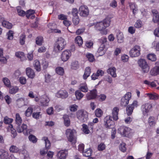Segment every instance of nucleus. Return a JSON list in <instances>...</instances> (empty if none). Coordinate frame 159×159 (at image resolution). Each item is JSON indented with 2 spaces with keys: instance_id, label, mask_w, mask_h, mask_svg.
Returning a JSON list of instances; mask_svg holds the SVG:
<instances>
[{
  "instance_id": "ea45409f",
  "label": "nucleus",
  "mask_w": 159,
  "mask_h": 159,
  "mask_svg": "<svg viewBox=\"0 0 159 159\" xmlns=\"http://www.w3.org/2000/svg\"><path fill=\"white\" fill-rule=\"evenodd\" d=\"M148 123L151 126H154L156 123L155 121V118L150 116L148 119Z\"/></svg>"
},
{
  "instance_id": "864d4df0",
  "label": "nucleus",
  "mask_w": 159,
  "mask_h": 159,
  "mask_svg": "<svg viewBox=\"0 0 159 159\" xmlns=\"http://www.w3.org/2000/svg\"><path fill=\"white\" fill-rule=\"evenodd\" d=\"M35 13V11L33 10H29L27 11L26 13V17L29 19L31 15L34 14Z\"/></svg>"
},
{
  "instance_id": "2eb2a0df",
  "label": "nucleus",
  "mask_w": 159,
  "mask_h": 159,
  "mask_svg": "<svg viewBox=\"0 0 159 159\" xmlns=\"http://www.w3.org/2000/svg\"><path fill=\"white\" fill-rule=\"evenodd\" d=\"M152 21L155 23H157L159 25V13L156 9H152Z\"/></svg>"
},
{
  "instance_id": "f704fd0d",
  "label": "nucleus",
  "mask_w": 159,
  "mask_h": 159,
  "mask_svg": "<svg viewBox=\"0 0 159 159\" xmlns=\"http://www.w3.org/2000/svg\"><path fill=\"white\" fill-rule=\"evenodd\" d=\"M10 151L12 153H17L20 151L19 148L16 146L12 145L9 148Z\"/></svg>"
},
{
  "instance_id": "4468645a",
  "label": "nucleus",
  "mask_w": 159,
  "mask_h": 159,
  "mask_svg": "<svg viewBox=\"0 0 159 159\" xmlns=\"http://www.w3.org/2000/svg\"><path fill=\"white\" fill-rule=\"evenodd\" d=\"M71 56V52L70 50H66L62 52L61 55V59L63 61H66Z\"/></svg>"
},
{
  "instance_id": "79ce46f5",
  "label": "nucleus",
  "mask_w": 159,
  "mask_h": 159,
  "mask_svg": "<svg viewBox=\"0 0 159 159\" xmlns=\"http://www.w3.org/2000/svg\"><path fill=\"white\" fill-rule=\"evenodd\" d=\"M9 127L10 128L11 132V136L13 138H15L17 136V132L15 129L13 128V126L12 125H9Z\"/></svg>"
},
{
  "instance_id": "4be33fe9",
  "label": "nucleus",
  "mask_w": 159,
  "mask_h": 159,
  "mask_svg": "<svg viewBox=\"0 0 159 159\" xmlns=\"http://www.w3.org/2000/svg\"><path fill=\"white\" fill-rule=\"evenodd\" d=\"M49 102V99L48 98L47 96H45L42 98L40 101V103L41 106H47L48 105Z\"/></svg>"
},
{
  "instance_id": "bf43d9fd",
  "label": "nucleus",
  "mask_w": 159,
  "mask_h": 159,
  "mask_svg": "<svg viewBox=\"0 0 159 159\" xmlns=\"http://www.w3.org/2000/svg\"><path fill=\"white\" fill-rule=\"evenodd\" d=\"M107 39L106 37L102 38L99 40V43L100 45H102L105 47V44L107 42Z\"/></svg>"
},
{
  "instance_id": "a18cd8bd",
  "label": "nucleus",
  "mask_w": 159,
  "mask_h": 159,
  "mask_svg": "<svg viewBox=\"0 0 159 159\" xmlns=\"http://www.w3.org/2000/svg\"><path fill=\"white\" fill-rule=\"evenodd\" d=\"M26 36L25 34H23L20 37L19 42L21 45H23L25 43Z\"/></svg>"
},
{
  "instance_id": "09e8293b",
  "label": "nucleus",
  "mask_w": 159,
  "mask_h": 159,
  "mask_svg": "<svg viewBox=\"0 0 159 159\" xmlns=\"http://www.w3.org/2000/svg\"><path fill=\"white\" fill-rule=\"evenodd\" d=\"M8 153L6 151H4L0 154V158L1 159H7L8 157Z\"/></svg>"
},
{
  "instance_id": "ddd939ff",
  "label": "nucleus",
  "mask_w": 159,
  "mask_h": 159,
  "mask_svg": "<svg viewBox=\"0 0 159 159\" xmlns=\"http://www.w3.org/2000/svg\"><path fill=\"white\" fill-rule=\"evenodd\" d=\"M152 107V104L150 103H147L143 105L141 108L143 115H145L149 112Z\"/></svg>"
},
{
  "instance_id": "5fc2aeb1",
  "label": "nucleus",
  "mask_w": 159,
  "mask_h": 159,
  "mask_svg": "<svg viewBox=\"0 0 159 159\" xmlns=\"http://www.w3.org/2000/svg\"><path fill=\"white\" fill-rule=\"evenodd\" d=\"M78 106L75 104L71 105L69 107L70 111L72 112H75L77 111Z\"/></svg>"
},
{
  "instance_id": "9b49d317",
  "label": "nucleus",
  "mask_w": 159,
  "mask_h": 159,
  "mask_svg": "<svg viewBox=\"0 0 159 159\" xmlns=\"http://www.w3.org/2000/svg\"><path fill=\"white\" fill-rule=\"evenodd\" d=\"M140 54V47L136 45L132 48L129 52V55L132 57H136Z\"/></svg>"
},
{
  "instance_id": "72a5a7b5",
  "label": "nucleus",
  "mask_w": 159,
  "mask_h": 159,
  "mask_svg": "<svg viewBox=\"0 0 159 159\" xmlns=\"http://www.w3.org/2000/svg\"><path fill=\"white\" fill-rule=\"evenodd\" d=\"M116 37L117 39V41L118 43H121L123 42L124 40L123 34L122 32L117 33Z\"/></svg>"
},
{
  "instance_id": "c85d7f7f",
  "label": "nucleus",
  "mask_w": 159,
  "mask_h": 159,
  "mask_svg": "<svg viewBox=\"0 0 159 159\" xmlns=\"http://www.w3.org/2000/svg\"><path fill=\"white\" fill-rule=\"evenodd\" d=\"M56 73L58 75L62 76L64 74V71L63 67L61 66H58L55 68Z\"/></svg>"
},
{
  "instance_id": "1a4fd4ad",
  "label": "nucleus",
  "mask_w": 159,
  "mask_h": 159,
  "mask_svg": "<svg viewBox=\"0 0 159 159\" xmlns=\"http://www.w3.org/2000/svg\"><path fill=\"white\" fill-rule=\"evenodd\" d=\"M104 126L107 129L113 128L114 126L115 123L112 120L111 117L110 116H107L104 119Z\"/></svg>"
},
{
  "instance_id": "4d7b16f0",
  "label": "nucleus",
  "mask_w": 159,
  "mask_h": 159,
  "mask_svg": "<svg viewBox=\"0 0 159 159\" xmlns=\"http://www.w3.org/2000/svg\"><path fill=\"white\" fill-rule=\"evenodd\" d=\"M147 57L148 59L152 61H155L156 59V56L153 54H148Z\"/></svg>"
},
{
  "instance_id": "a19ab883",
  "label": "nucleus",
  "mask_w": 159,
  "mask_h": 159,
  "mask_svg": "<svg viewBox=\"0 0 159 159\" xmlns=\"http://www.w3.org/2000/svg\"><path fill=\"white\" fill-rule=\"evenodd\" d=\"M2 81L4 85L7 88H10L11 86V82L10 80L7 78H3Z\"/></svg>"
},
{
  "instance_id": "4c0bfd02",
  "label": "nucleus",
  "mask_w": 159,
  "mask_h": 159,
  "mask_svg": "<svg viewBox=\"0 0 159 159\" xmlns=\"http://www.w3.org/2000/svg\"><path fill=\"white\" fill-rule=\"evenodd\" d=\"M82 130L83 132L85 134H88L90 133V130L89 129L88 125L85 124H83L82 125Z\"/></svg>"
},
{
  "instance_id": "6e6552de",
  "label": "nucleus",
  "mask_w": 159,
  "mask_h": 159,
  "mask_svg": "<svg viewBox=\"0 0 159 159\" xmlns=\"http://www.w3.org/2000/svg\"><path fill=\"white\" fill-rule=\"evenodd\" d=\"M131 129L125 126H120L118 129V132L125 137H128L130 135Z\"/></svg>"
},
{
  "instance_id": "cd10ccee",
  "label": "nucleus",
  "mask_w": 159,
  "mask_h": 159,
  "mask_svg": "<svg viewBox=\"0 0 159 159\" xmlns=\"http://www.w3.org/2000/svg\"><path fill=\"white\" fill-rule=\"evenodd\" d=\"M107 72L110 74L112 77H115L116 76V69L115 67L110 68L107 70Z\"/></svg>"
},
{
  "instance_id": "58836bf2",
  "label": "nucleus",
  "mask_w": 159,
  "mask_h": 159,
  "mask_svg": "<svg viewBox=\"0 0 159 159\" xmlns=\"http://www.w3.org/2000/svg\"><path fill=\"white\" fill-rule=\"evenodd\" d=\"M75 43L78 44L79 46H80L83 43V40L82 37L80 36H77L75 39Z\"/></svg>"
},
{
  "instance_id": "680f3d73",
  "label": "nucleus",
  "mask_w": 159,
  "mask_h": 159,
  "mask_svg": "<svg viewBox=\"0 0 159 159\" xmlns=\"http://www.w3.org/2000/svg\"><path fill=\"white\" fill-rule=\"evenodd\" d=\"M126 144L122 143L119 146V149L122 152H124L126 151Z\"/></svg>"
},
{
  "instance_id": "20e7f679",
  "label": "nucleus",
  "mask_w": 159,
  "mask_h": 159,
  "mask_svg": "<svg viewBox=\"0 0 159 159\" xmlns=\"http://www.w3.org/2000/svg\"><path fill=\"white\" fill-rule=\"evenodd\" d=\"M66 45L65 40L61 37L58 39L54 45V49L56 51L60 52L65 48Z\"/></svg>"
},
{
  "instance_id": "7c9ffc66",
  "label": "nucleus",
  "mask_w": 159,
  "mask_h": 159,
  "mask_svg": "<svg viewBox=\"0 0 159 159\" xmlns=\"http://www.w3.org/2000/svg\"><path fill=\"white\" fill-rule=\"evenodd\" d=\"M105 47L104 46L102 45H100L99 48H98L97 52L100 56H102L103 55L105 52V50H104Z\"/></svg>"
},
{
  "instance_id": "5701e85b",
  "label": "nucleus",
  "mask_w": 159,
  "mask_h": 159,
  "mask_svg": "<svg viewBox=\"0 0 159 159\" xmlns=\"http://www.w3.org/2000/svg\"><path fill=\"white\" fill-rule=\"evenodd\" d=\"M79 89L80 91L84 93H86L88 91L87 85L86 83L80 84Z\"/></svg>"
},
{
  "instance_id": "bb28decb",
  "label": "nucleus",
  "mask_w": 159,
  "mask_h": 159,
  "mask_svg": "<svg viewBox=\"0 0 159 159\" xmlns=\"http://www.w3.org/2000/svg\"><path fill=\"white\" fill-rule=\"evenodd\" d=\"M2 24L3 27L8 29H11L13 26L12 23L5 20H3L2 22Z\"/></svg>"
},
{
  "instance_id": "603ef678",
  "label": "nucleus",
  "mask_w": 159,
  "mask_h": 159,
  "mask_svg": "<svg viewBox=\"0 0 159 159\" xmlns=\"http://www.w3.org/2000/svg\"><path fill=\"white\" fill-rule=\"evenodd\" d=\"M29 139L30 141L33 143H35L37 141V139L33 134H30L29 136Z\"/></svg>"
},
{
  "instance_id": "69168bd1",
  "label": "nucleus",
  "mask_w": 159,
  "mask_h": 159,
  "mask_svg": "<svg viewBox=\"0 0 159 159\" xmlns=\"http://www.w3.org/2000/svg\"><path fill=\"white\" fill-rule=\"evenodd\" d=\"M106 98V96L104 94H101L98 97V99L100 101H104Z\"/></svg>"
},
{
  "instance_id": "aec40b11",
  "label": "nucleus",
  "mask_w": 159,
  "mask_h": 159,
  "mask_svg": "<svg viewBox=\"0 0 159 159\" xmlns=\"http://www.w3.org/2000/svg\"><path fill=\"white\" fill-rule=\"evenodd\" d=\"M26 74L30 78L33 79L35 75L34 71L30 67L26 68Z\"/></svg>"
},
{
  "instance_id": "a211bd4d",
  "label": "nucleus",
  "mask_w": 159,
  "mask_h": 159,
  "mask_svg": "<svg viewBox=\"0 0 159 159\" xmlns=\"http://www.w3.org/2000/svg\"><path fill=\"white\" fill-rule=\"evenodd\" d=\"M119 111V108L117 107H114L112 110V118L114 120L116 121L118 119V114Z\"/></svg>"
},
{
  "instance_id": "412c9836",
  "label": "nucleus",
  "mask_w": 159,
  "mask_h": 159,
  "mask_svg": "<svg viewBox=\"0 0 159 159\" xmlns=\"http://www.w3.org/2000/svg\"><path fill=\"white\" fill-rule=\"evenodd\" d=\"M151 75L156 76L159 75V66H156L151 69L150 71Z\"/></svg>"
},
{
  "instance_id": "49530a36",
  "label": "nucleus",
  "mask_w": 159,
  "mask_h": 159,
  "mask_svg": "<svg viewBox=\"0 0 159 159\" xmlns=\"http://www.w3.org/2000/svg\"><path fill=\"white\" fill-rule=\"evenodd\" d=\"M96 116L98 117H100L102 116L103 114L102 111L100 109H97L95 111Z\"/></svg>"
},
{
  "instance_id": "3c124183",
  "label": "nucleus",
  "mask_w": 159,
  "mask_h": 159,
  "mask_svg": "<svg viewBox=\"0 0 159 159\" xmlns=\"http://www.w3.org/2000/svg\"><path fill=\"white\" fill-rule=\"evenodd\" d=\"M13 120V119L9 118L7 116H5L4 118V122L6 124H11Z\"/></svg>"
},
{
  "instance_id": "423d86ee",
  "label": "nucleus",
  "mask_w": 159,
  "mask_h": 159,
  "mask_svg": "<svg viewBox=\"0 0 159 159\" xmlns=\"http://www.w3.org/2000/svg\"><path fill=\"white\" fill-rule=\"evenodd\" d=\"M76 116L78 119L81 122H85L88 119L87 112L82 110H79L76 112Z\"/></svg>"
},
{
  "instance_id": "a878e982",
  "label": "nucleus",
  "mask_w": 159,
  "mask_h": 159,
  "mask_svg": "<svg viewBox=\"0 0 159 159\" xmlns=\"http://www.w3.org/2000/svg\"><path fill=\"white\" fill-rule=\"evenodd\" d=\"M146 94L150 99L156 100H157L159 98V95L156 93H148Z\"/></svg>"
},
{
  "instance_id": "f03ea898",
  "label": "nucleus",
  "mask_w": 159,
  "mask_h": 159,
  "mask_svg": "<svg viewBox=\"0 0 159 159\" xmlns=\"http://www.w3.org/2000/svg\"><path fill=\"white\" fill-rule=\"evenodd\" d=\"M15 120L16 124L18 125L16 128L17 131L18 133L23 132L25 135H27V126L26 125L24 124H23L21 126H20L22 122V119L20 114L18 113L16 114Z\"/></svg>"
},
{
  "instance_id": "338daca9",
  "label": "nucleus",
  "mask_w": 159,
  "mask_h": 159,
  "mask_svg": "<svg viewBox=\"0 0 159 159\" xmlns=\"http://www.w3.org/2000/svg\"><path fill=\"white\" fill-rule=\"evenodd\" d=\"M106 146L104 143H101L98 145V150L100 151H102L105 149Z\"/></svg>"
},
{
  "instance_id": "dca6fc26",
  "label": "nucleus",
  "mask_w": 159,
  "mask_h": 159,
  "mask_svg": "<svg viewBox=\"0 0 159 159\" xmlns=\"http://www.w3.org/2000/svg\"><path fill=\"white\" fill-rule=\"evenodd\" d=\"M97 92L96 89H93L87 94V98L88 100L94 99L97 97Z\"/></svg>"
},
{
  "instance_id": "e2e57ef3",
  "label": "nucleus",
  "mask_w": 159,
  "mask_h": 159,
  "mask_svg": "<svg viewBox=\"0 0 159 159\" xmlns=\"http://www.w3.org/2000/svg\"><path fill=\"white\" fill-rule=\"evenodd\" d=\"M72 21L74 25H78L80 22V19L78 16L73 17Z\"/></svg>"
},
{
  "instance_id": "39448f33",
  "label": "nucleus",
  "mask_w": 159,
  "mask_h": 159,
  "mask_svg": "<svg viewBox=\"0 0 159 159\" xmlns=\"http://www.w3.org/2000/svg\"><path fill=\"white\" fill-rule=\"evenodd\" d=\"M138 64L141 68V71L143 73L148 72L150 67L146 60L143 59H140L138 61Z\"/></svg>"
},
{
  "instance_id": "0e129e2a",
  "label": "nucleus",
  "mask_w": 159,
  "mask_h": 159,
  "mask_svg": "<svg viewBox=\"0 0 159 159\" xmlns=\"http://www.w3.org/2000/svg\"><path fill=\"white\" fill-rule=\"evenodd\" d=\"M153 48L156 51H159V42L157 41H154L152 43Z\"/></svg>"
},
{
  "instance_id": "13d9d810",
  "label": "nucleus",
  "mask_w": 159,
  "mask_h": 159,
  "mask_svg": "<svg viewBox=\"0 0 159 159\" xmlns=\"http://www.w3.org/2000/svg\"><path fill=\"white\" fill-rule=\"evenodd\" d=\"M71 68L73 69L76 70L79 67L78 62L76 61L72 62L71 64Z\"/></svg>"
},
{
  "instance_id": "2f4dec72",
  "label": "nucleus",
  "mask_w": 159,
  "mask_h": 159,
  "mask_svg": "<svg viewBox=\"0 0 159 159\" xmlns=\"http://www.w3.org/2000/svg\"><path fill=\"white\" fill-rule=\"evenodd\" d=\"M34 68L37 71H39L41 70V65L39 61L38 60L34 61Z\"/></svg>"
},
{
  "instance_id": "c9c22d12",
  "label": "nucleus",
  "mask_w": 159,
  "mask_h": 159,
  "mask_svg": "<svg viewBox=\"0 0 159 159\" xmlns=\"http://www.w3.org/2000/svg\"><path fill=\"white\" fill-rule=\"evenodd\" d=\"M92 153V150L90 148L86 149L85 151L82 153L83 155L87 157L90 156Z\"/></svg>"
},
{
  "instance_id": "b1692460",
  "label": "nucleus",
  "mask_w": 159,
  "mask_h": 159,
  "mask_svg": "<svg viewBox=\"0 0 159 159\" xmlns=\"http://www.w3.org/2000/svg\"><path fill=\"white\" fill-rule=\"evenodd\" d=\"M91 73V69L90 67H87L86 68L84 73L83 76V79L86 80L90 76Z\"/></svg>"
},
{
  "instance_id": "c03bdc74",
  "label": "nucleus",
  "mask_w": 159,
  "mask_h": 159,
  "mask_svg": "<svg viewBox=\"0 0 159 159\" xmlns=\"http://www.w3.org/2000/svg\"><path fill=\"white\" fill-rule=\"evenodd\" d=\"M134 109L133 107L129 105L126 108V112L127 115L129 116L131 115L133 112Z\"/></svg>"
},
{
  "instance_id": "8fccbe9b",
  "label": "nucleus",
  "mask_w": 159,
  "mask_h": 159,
  "mask_svg": "<svg viewBox=\"0 0 159 159\" xmlns=\"http://www.w3.org/2000/svg\"><path fill=\"white\" fill-rule=\"evenodd\" d=\"M33 109L31 107H29L25 112V116L27 117L30 116L32 113Z\"/></svg>"
},
{
  "instance_id": "393cba45",
  "label": "nucleus",
  "mask_w": 159,
  "mask_h": 159,
  "mask_svg": "<svg viewBox=\"0 0 159 159\" xmlns=\"http://www.w3.org/2000/svg\"><path fill=\"white\" fill-rule=\"evenodd\" d=\"M64 123L66 127L69 126L70 124V121L69 116L67 114L64 115L63 116Z\"/></svg>"
},
{
  "instance_id": "774afa93",
  "label": "nucleus",
  "mask_w": 159,
  "mask_h": 159,
  "mask_svg": "<svg viewBox=\"0 0 159 159\" xmlns=\"http://www.w3.org/2000/svg\"><path fill=\"white\" fill-rule=\"evenodd\" d=\"M17 10L18 14L19 16H24L26 15L25 12L24 11L18 8H17Z\"/></svg>"
},
{
  "instance_id": "f257e3e1",
  "label": "nucleus",
  "mask_w": 159,
  "mask_h": 159,
  "mask_svg": "<svg viewBox=\"0 0 159 159\" xmlns=\"http://www.w3.org/2000/svg\"><path fill=\"white\" fill-rule=\"evenodd\" d=\"M111 20L108 18H106L102 21L97 22L95 25V29L99 31L102 34H106L107 30L106 29L109 27L110 24Z\"/></svg>"
},
{
  "instance_id": "37998d69",
  "label": "nucleus",
  "mask_w": 159,
  "mask_h": 159,
  "mask_svg": "<svg viewBox=\"0 0 159 159\" xmlns=\"http://www.w3.org/2000/svg\"><path fill=\"white\" fill-rule=\"evenodd\" d=\"M14 31L11 30H9L7 33V39L9 40H12L13 39Z\"/></svg>"
},
{
  "instance_id": "e433bc0d",
  "label": "nucleus",
  "mask_w": 159,
  "mask_h": 159,
  "mask_svg": "<svg viewBox=\"0 0 159 159\" xmlns=\"http://www.w3.org/2000/svg\"><path fill=\"white\" fill-rule=\"evenodd\" d=\"M75 95L77 99L80 100L84 96V94L80 91L77 90L75 91Z\"/></svg>"
},
{
  "instance_id": "f8f14e48",
  "label": "nucleus",
  "mask_w": 159,
  "mask_h": 159,
  "mask_svg": "<svg viewBox=\"0 0 159 159\" xmlns=\"http://www.w3.org/2000/svg\"><path fill=\"white\" fill-rule=\"evenodd\" d=\"M80 15L82 17L88 16L89 13V11L88 7L85 6H81L79 8Z\"/></svg>"
},
{
  "instance_id": "f3484780",
  "label": "nucleus",
  "mask_w": 159,
  "mask_h": 159,
  "mask_svg": "<svg viewBox=\"0 0 159 159\" xmlns=\"http://www.w3.org/2000/svg\"><path fill=\"white\" fill-rule=\"evenodd\" d=\"M56 96L58 98H66L68 96V94L66 90H60L57 92Z\"/></svg>"
},
{
  "instance_id": "6e6d98bb",
  "label": "nucleus",
  "mask_w": 159,
  "mask_h": 159,
  "mask_svg": "<svg viewBox=\"0 0 159 159\" xmlns=\"http://www.w3.org/2000/svg\"><path fill=\"white\" fill-rule=\"evenodd\" d=\"M15 56L17 57L20 59L21 60L22 58L25 57L24 53L21 52H16L15 53Z\"/></svg>"
},
{
  "instance_id": "7ed1b4c3",
  "label": "nucleus",
  "mask_w": 159,
  "mask_h": 159,
  "mask_svg": "<svg viewBox=\"0 0 159 159\" xmlns=\"http://www.w3.org/2000/svg\"><path fill=\"white\" fill-rule=\"evenodd\" d=\"M77 132L74 129H67L66 132V134L69 141L73 143H75L77 141V137L75 135Z\"/></svg>"
},
{
  "instance_id": "c756f323",
  "label": "nucleus",
  "mask_w": 159,
  "mask_h": 159,
  "mask_svg": "<svg viewBox=\"0 0 159 159\" xmlns=\"http://www.w3.org/2000/svg\"><path fill=\"white\" fill-rule=\"evenodd\" d=\"M43 42V37L41 36H37L35 39V42L36 44L39 46H41Z\"/></svg>"
},
{
  "instance_id": "9d476101",
  "label": "nucleus",
  "mask_w": 159,
  "mask_h": 159,
  "mask_svg": "<svg viewBox=\"0 0 159 159\" xmlns=\"http://www.w3.org/2000/svg\"><path fill=\"white\" fill-rule=\"evenodd\" d=\"M131 92H127L121 98L120 102V105L121 106L125 107L129 103V100L131 98Z\"/></svg>"
},
{
  "instance_id": "473e14b6",
  "label": "nucleus",
  "mask_w": 159,
  "mask_h": 159,
  "mask_svg": "<svg viewBox=\"0 0 159 159\" xmlns=\"http://www.w3.org/2000/svg\"><path fill=\"white\" fill-rule=\"evenodd\" d=\"M19 90V88L17 86H11L10 87L9 93L11 94H14L17 92Z\"/></svg>"
},
{
  "instance_id": "052dcab7",
  "label": "nucleus",
  "mask_w": 159,
  "mask_h": 159,
  "mask_svg": "<svg viewBox=\"0 0 159 159\" xmlns=\"http://www.w3.org/2000/svg\"><path fill=\"white\" fill-rule=\"evenodd\" d=\"M142 25V22L140 20H137L134 24L135 27L137 28H140Z\"/></svg>"
},
{
  "instance_id": "6ab92c4d",
  "label": "nucleus",
  "mask_w": 159,
  "mask_h": 159,
  "mask_svg": "<svg viewBox=\"0 0 159 159\" xmlns=\"http://www.w3.org/2000/svg\"><path fill=\"white\" fill-rule=\"evenodd\" d=\"M67 155V152L62 150L58 152L57 156L58 159H65Z\"/></svg>"
},
{
  "instance_id": "de8ad7c7",
  "label": "nucleus",
  "mask_w": 159,
  "mask_h": 159,
  "mask_svg": "<svg viewBox=\"0 0 159 159\" xmlns=\"http://www.w3.org/2000/svg\"><path fill=\"white\" fill-rule=\"evenodd\" d=\"M86 56L88 59V61L90 62H93L95 60L94 56L91 53H89L87 54Z\"/></svg>"
},
{
  "instance_id": "0eeeda50",
  "label": "nucleus",
  "mask_w": 159,
  "mask_h": 159,
  "mask_svg": "<svg viewBox=\"0 0 159 159\" xmlns=\"http://www.w3.org/2000/svg\"><path fill=\"white\" fill-rule=\"evenodd\" d=\"M42 139L45 141V147L40 150V154L41 155L43 156L47 152L48 150L50 148L51 145L50 141L47 137H43Z\"/></svg>"
}]
</instances>
